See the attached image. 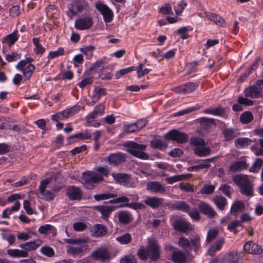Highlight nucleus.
<instances>
[{
    "mask_svg": "<svg viewBox=\"0 0 263 263\" xmlns=\"http://www.w3.org/2000/svg\"><path fill=\"white\" fill-rule=\"evenodd\" d=\"M191 247H193L195 252H197L198 249L200 247V238L199 236H196L195 238L191 239Z\"/></svg>",
    "mask_w": 263,
    "mask_h": 263,
    "instance_id": "59",
    "label": "nucleus"
},
{
    "mask_svg": "<svg viewBox=\"0 0 263 263\" xmlns=\"http://www.w3.org/2000/svg\"><path fill=\"white\" fill-rule=\"evenodd\" d=\"M118 218L119 222L123 224L130 223L134 218L132 214L127 211H121L118 213Z\"/></svg>",
    "mask_w": 263,
    "mask_h": 263,
    "instance_id": "22",
    "label": "nucleus"
},
{
    "mask_svg": "<svg viewBox=\"0 0 263 263\" xmlns=\"http://www.w3.org/2000/svg\"><path fill=\"white\" fill-rule=\"evenodd\" d=\"M89 9L88 3L84 0H75L69 4L66 14L70 19H72L78 13Z\"/></svg>",
    "mask_w": 263,
    "mask_h": 263,
    "instance_id": "6",
    "label": "nucleus"
},
{
    "mask_svg": "<svg viewBox=\"0 0 263 263\" xmlns=\"http://www.w3.org/2000/svg\"><path fill=\"white\" fill-rule=\"evenodd\" d=\"M117 196V194L112 193H104L101 194H97L94 195L93 197L96 201H101L103 200L108 199L111 198H115Z\"/></svg>",
    "mask_w": 263,
    "mask_h": 263,
    "instance_id": "49",
    "label": "nucleus"
},
{
    "mask_svg": "<svg viewBox=\"0 0 263 263\" xmlns=\"http://www.w3.org/2000/svg\"><path fill=\"white\" fill-rule=\"evenodd\" d=\"M163 201L164 199L162 198L151 196L146 198L144 203L153 209H156L162 204Z\"/></svg>",
    "mask_w": 263,
    "mask_h": 263,
    "instance_id": "18",
    "label": "nucleus"
},
{
    "mask_svg": "<svg viewBox=\"0 0 263 263\" xmlns=\"http://www.w3.org/2000/svg\"><path fill=\"white\" fill-rule=\"evenodd\" d=\"M198 207L201 213L210 218H214L217 215L214 209L205 202L201 201Z\"/></svg>",
    "mask_w": 263,
    "mask_h": 263,
    "instance_id": "15",
    "label": "nucleus"
},
{
    "mask_svg": "<svg viewBox=\"0 0 263 263\" xmlns=\"http://www.w3.org/2000/svg\"><path fill=\"white\" fill-rule=\"evenodd\" d=\"M248 168V164L245 161H238L232 163L230 167V171L235 172H239L242 170H247Z\"/></svg>",
    "mask_w": 263,
    "mask_h": 263,
    "instance_id": "34",
    "label": "nucleus"
},
{
    "mask_svg": "<svg viewBox=\"0 0 263 263\" xmlns=\"http://www.w3.org/2000/svg\"><path fill=\"white\" fill-rule=\"evenodd\" d=\"M178 245L180 247L184 249H188L190 250H192L190 241L185 237H182L179 238L178 240Z\"/></svg>",
    "mask_w": 263,
    "mask_h": 263,
    "instance_id": "58",
    "label": "nucleus"
},
{
    "mask_svg": "<svg viewBox=\"0 0 263 263\" xmlns=\"http://www.w3.org/2000/svg\"><path fill=\"white\" fill-rule=\"evenodd\" d=\"M217 208L223 211L228 204L227 199L222 196H217L213 200Z\"/></svg>",
    "mask_w": 263,
    "mask_h": 263,
    "instance_id": "38",
    "label": "nucleus"
},
{
    "mask_svg": "<svg viewBox=\"0 0 263 263\" xmlns=\"http://www.w3.org/2000/svg\"><path fill=\"white\" fill-rule=\"evenodd\" d=\"M7 253L13 258L26 257L28 256V253L26 250L18 249H8Z\"/></svg>",
    "mask_w": 263,
    "mask_h": 263,
    "instance_id": "35",
    "label": "nucleus"
},
{
    "mask_svg": "<svg viewBox=\"0 0 263 263\" xmlns=\"http://www.w3.org/2000/svg\"><path fill=\"white\" fill-rule=\"evenodd\" d=\"M172 226L175 231L183 233L190 232L193 230L192 224L184 219L175 220L172 223Z\"/></svg>",
    "mask_w": 263,
    "mask_h": 263,
    "instance_id": "11",
    "label": "nucleus"
},
{
    "mask_svg": "<svg viewBox=\"0 0 263 263\" xmlns=\"http://www.w3.org/2000/svg\"><path fill=\"white\" fill-rule=\"evenodd\" d=\"M183 154V151L179 148H173L168 153L169 156L173 158L180 157L182 156Z\"/></svg>",
    "mask_w": 263,
    "mask_h": 263,
    "instance_id": "63",
    "label": "nucleus"
},
{
    "mask_svg": "<svg viewBox=\"0 0 263 263\" xmlns=\"http://www.w3.org/2000/svg\"><path fill=\"white\" fill-rule=\"evenodd\" d=\"M34 59L31 57H26L25 59L21 60L16 65L17 70L22 72L25 80H30L35 69V67L31 63Z\"/></svg>",
    "mask_w": 263,
    "mask_h": 263,
    "instance_id": "4",
    "label": "nucleus"
},
{
    "mask_svg": "<svg viewBox=\"0 0 263 263\" xmlns=\"http://www.w3.org/2000/svg\"><path fill=\"white\" fill-rule=\"evenodd\" d=\"M211 148L208 146H201L194 149V153L199 157H206L211 154Z\"/></svg>",
    "mask_w": 263,
    "mask_h": 263,
    "instance_id": "36",
    "label": "nucleus"
},
{
    "mask_svg": "<svg viewBox=\"0 0 263 263\" xmlns=\"http://www.w3.org/2000/svg\"><path fill=\"white\" fill-rule=\"evenodd\" d=\"M137 254L141 260H145L148 258L152 261H157L161 257L160 246L157 240H151L146 248L141 246Z\"/></svg>",
    "mask_w": 263,
    "mask_h": 263,
    "instance_id": "1",
    "label": "nucleus"
},
{
    "mask_svg": "<svg viewBox=\"0 0 263 263\" xmlns=\"http://www.w3.org/2000/svg\"><path fill=\"white\" fill-rule=\"evenodd\" d=\"M244 252L231 251L222 257V263H238L240 260H247Z\"/></svg>",
    "mask_w": 263,
    "mask_h": 263,
    "instance_id": "9",
    "label": "nucleus"
},
{
    "mask_svg": "<svg viewBox=\"0 0 263 263\" xmlns=\"http://www.w3.org/2000/svg\"><path fill=\"white\" fill-rule=\"evenodd\" d=\"M127 148V152L132 155L142 160H147L149 156L144 152L147 147L145 144L138 143L134 141H127L123 144Z\"/></svg>",
    "mask_w": 263,
    "mask_h": 263,
    "instance_id": "3",
    "label": "nucleus"
},
{
    "mask_svg": "<svg viewBox=\"0 0 263 263\" xmlns=\"http://www.w3.org/2000/svg\"><path fill=\"white\" fill-rule=\"evenodd\" d=\"M219 190L228 197H231V191L232 189L230 185L226 184H222L219 188Z\"/></svg>",
    "mask_w": 263,
    "mask_h": 263,
    "instance_id": "56",
    "label": "nucleus"
},
{
    "mask_svg": "<svg viewBox=\"0 0 263 263\" xmlns=\"http://www.w3.org/2000/svg\"><path fill=\"white\" fill-rule=\"evenodd\" d=\"M222 134L226 141H228L237 137L234 130L232 128H225L222 131Z\"/></svg>",
    "mask_w": 263,
    "mask_h": 263,
    "instance_id": "44",
    "label": "nucleus"
},
{
    "mask_svg": "<svg viewBox=\"0 0 263 263\" xmlns=\"http://www.w3.org/2000/svg\"><path fill=\"white\" fill-rule=\"evenodd\" d=\"M215 188V186L214 185L205 184L201 188L200 193L202 194L211 195L214 192Z\"/></svg>",
    "mask_w": 263,
    "mask_h": 263,
    "instance_id": "55",
    "label": "nucleus"
},
{
    "mask_svg": "<svg viewBox=\"0 0 263 263\" xmlns=\"http://www.w3.org/2000/svg\"><path fill=\"white\" fill-rule=\"evenodd\" d=\"M164 137L167 140L175 141L178 143H186L189 139V136L187 134L176 129L168 132Z\"/></svg>",
    "mask_w": 263,
    "mask_h": 263,
    "instance_id": "7",
    "label": "nucleus"
},
{
    "mask_svg": "<svg viewBox=\"0 0 263 263\" xmlns=\"http://www.w3.org/2000/svg\"><path fill=\"white\" fill-rule=\"evenodd\" d=\"M92 256L96 259H100L102 262L110 258V254L105 248H99L95 250Z\"/></svg>",
    "mask_w": 263,
    "mask_h": 263,
    "instance_id": "20",
    "label": "nucleus"
},
{
    "mask_svg": "<svg viewBox=\"0 0 263 263\" xmlns=\"http://www.w3.org/2000/svg\"><path fill=\"white\" fill-rule=\"evenodd\" d=\"M245 209V205L241 201L234 202L231 206L230 213L233 215H236L240 211H243Z\"/></svg>",
    "mask_w": 263,
    "mask_h": 263,
    "instance_id": "37",
    "label": "nucleus"
},
{
    "mask_svg": "<svg viewBox=\"0 0 263 263\" xmlns=\"http://www.w3.org/2000/svg\"><path fill=\"white\" fill-rule=\"evenodd\" d=\"M219 231L216 228L210 229L207 233L206 241L210 242L214 240L218 235Z\"/></svg>",
    "mask_w": 263,
    "mask_h": 263,
    "instance_id": "50",
    "label": "nucleus"
},
{
    "mask_svg": "<svg viewBox=\"0 0 263 263\" xmlns=\"http://www.w3.org/2000/svg\"><path fill=\"white\" fill-rule=\"evenodd\" d=\"M54 227L51 224L42 225L39 227L38 231L42 234H45L48 231L53 230Z\"/></svg>",
    "mask_w": 263,
    "mask_h": 263,
    "instance_id": "64",
    "label": "nucleus"
},
{
    "mask_svg": "<svg viewBox=\"0 0 263 263\" xmlns=\"http://www.w3.org/2000/svg\"><path fill=\"white\" fill-rule=\"evenodd\" d=\"M190 143L191 145L196 146V147L205 146L206 144L204 140L197 137H191L190 140Z\"/></svg>",
    "mask_w": 263,
    "mask_h": 263,
    "instance_id": "51",
    "label": "nucleus"
},
{
    "mask_svg": "<svg viewBox=\"0 0 263 263\" xmlns=\"http://www.w3.org/2000/svg\"><path fill=\"white\" fill-rule=\"evenodd\" d=\"M263 80H258L252 86L246 88L244 90V94L246 97L258 98L262 92Z\"/></svg>",
    "mask_w": 263,
    "mask_h": 263,
    "instance_id": "8",
    "label": "nucleus"
},
{
    "mask_svg": "<svg viewBox=\"0 0 263 263\" xmlns=\"http://www.w3.org/2000/svg\"><path fill=\"white\" fill-rule=\"evenodd\" d=\"M172 259L175 263H185L187 257L184 253L180 251H177L173 252Z\"/></svg>",
    "mask_w": 263,
    "mask_h": 263,
    "instance_id": "32",
    "label": "nucleus"
},
{
    "mask_svg": "<svg viewBox=\"0 0 263 263\" xmlns=\"http://www.w3.org/2000/svg\"><path fill=\"white\" fill-rule=\"evenodd\" d=\"M65 194L70 201L80 200L83 196L81 189L74 185L68 186L65 190Z\"/></svg>",
    "mask_w": 263,
    "mask_h": 263,
    "instance_id": "14",
    "label": "nucleus"
},
{
    "mask_svg": "<svg viewBox=\"0 0 263 263\" xmlns=\"http://www.w3.org/2000/svg\"><path fill=\"white\" fill-rule=\"evenodd\" d=\"M93 24L92 16H85L75 21L74 27L79 30H86L90 29Z\"/></svg>",
    "mask_w": 263,
    "mask_h": 263,
    "instance_id": "13",
    "label": "nucleus"
},
{
    "mask_svg": "<svg viewBox=\"0 0 263 263\" xmlns=\"http://www.w3.org/2000/svg\"><path fill=\"white\" fill-rule=\"evenodd\" d=\"M64 54V50L63 48L60 47L57 51H50L47 57L48 61L45 64V66L47 65L49 62L50 61L54 59L56 57H59L60 55H62Z\"/></svg>",
    "mask_w": 263,
    "mask_h": 263,
    "instance_id": "47",
    "label": "nucleus"
},
{
    "mask_svg": "<svg viewBox=\"0 0 263 263\" xmlns=\"http://www.w3.org/2000/svg\"><path fill=\"white\" fill-rule=\"evenodd\" d=\"M224 242L223 237L217 240L208 250V254L210 256H214L216 251L220 250Z\"/></svg>",
    "mask_w": 263,
    "mask_h": 263,
    "instance_id": "31",
    "label": "nucleus"
},
{
    "mask_svg": "<svg viewBox=\"0 0 263 263\" xmlns=\"http://www.w3.org/2000/svg\"><path fill=\"white\" fill-rule=\"evenodd\" d=\"M91 235L96 237H102L105 236L107 233V227L101 224H96L93 226L91 230Z\"/></svg>",
    "mask_w": 263,
    "mask_h": 263,
    "instance_id": "21",
    "label": "nucleus"
},
{
    "mask_svg": "<svg viewBox=\"0 0 263 263\" xmlns=\"http://www.w3.org/2000/svg\"><path fill=\"white\" fill-rule=\"evenodd\" d=\"M18 31L15 30L11 33L6 35L2 40L3 43H8L9 46L13 45L18 40V36L17 35Z\"/></svg>",
    "mask_w": 263,
    "mask_h": 263,
    "instance_id": "33",
    "label": "nucleus"
},
{
    "mask_svg": "<svg viewBox=\"0 0 263 263\" xmlns=\"http://www.w3.org/2000/svg\"><path fill=\"white\" fill-rule=\"evenodd\" d=\"M120 263H138L135 257L132 255H127L122 257Z\"/></svg>",
    "mask_w": 263,
    "mask_h": 263,
    "instance_id": "62",
    "label": "nucleus"
},
{
    "mask_svg": "<svg viewBox=\"0 0 263 263\" xmlns=\"http://www.w3.org/2000/svg\"><path fill=\"white\" fill-rule=\"evenodd\" d=\"M136 69L135 68L134 66L129 67L126 68L122 69L118 71H117L116 73V78L117 79H119L122 76L125 75V74L130 72L134 70H136Z\"/></svg>",
    "mask_w": 263,
    "mask_h": 263,
    "instance_id": "60",
    "label": "nucleus"
},
{
    "mask_svg": "<svg viewBox=\"0 0 263 263\" xmlns=\"http://www.w3.org/2000/svg\"><path fill=\"white\" fill-rule=\"evenodd\" d=\"M232 180L239 188L240 193L248 197L254 196V185L248 175L243 174L235 175Z\"/></svg>",
    "mask_w": 263,
    "mask_h": 263,
    "instance_id": "2",
    "label": "nucleus"
},
{
    "mask_svg": "<svg viewBox=\"0 0 263 263\" xmlns=\"http://www.w3.org/2000/svg\"><path fill=\"white\" fill-rule=\"evenodd\" d=\"M112 176L115 180L118 183H127L130 181V176L125 173L113 174Z\"/></svg>",
    "mask_w": 263,
    "mask_h": 263,
    "instance_id": "40",
    "label": "nucleus"
},
{
    "mask_svg": "<svg viewBox=\"0 0 263 263\" xmlns=\"http://www.w3.org/2000/svg\"><path fill=\"white\" fill-rule=\"evenodd\" d=\"M204 112L207 114L222 117L224 118H228V115H226V109L221 105H218L213 109H206L204 110Z\"/></svg>",
    "mask_w": 263,
    "mask_h": 263,
    "instance_id": "24",
    "label": "nucleus"
},
{
    "mask_svg": "<svg viewBox=\"0 0 263 263\" xmlns=\"http://www.w3.org/2000/svg\"><path fill=\"white\" fill-rule=\"evenodd\" d=\"M200 212V211H198L196 208H193L192 211L190 210L187 213L193 220L199 221L201 218Z\"/></svg>",
    "mask_w": 263,
    "mask_h": 263,
    "instance_id": "54",
    "label": "nucleus"
},
{
    "mask_svg": "<svg viewBox=\"0 0 263 263\" xmlns=\"http://www.w3.org/2000/svg\"><path fill=\"white\" fill-rule=\"evenodd\" d=\"M32 42L35 46L34 52L36 54H43L45 51V49L41 44H40V40L38 37H34L32 39Z\"/></svg>",
    "mask_w": 263,
    "mask_h": 263,
    "instance_id": "43",
    "label": "nucleus"
},
{
    "mask_svg": "<svg viewBox=\"0 0 263 263\" xmlns=\"http://www.w3.org/2000/svg\"><path fill=\"white\" fill-rule=\"evenodd\" d=\"M262 165L263 160L261 158H257L249 168V171L253 173H258Z\"/></svg>",
    "mask_w": 263,
    "mask_h": 263,
    "instance_id": "46",
    "label": "nucleus"
},
{
    "mask_svg": "<svg viewBox=\"0 0 263 263\" xmlns=\"http://www.w3.org/2000/svg\"><path fill=\"white\" fill-rule=\"evenodd\" d=\"M116 207L114 206H104L97 205L93 207V209L100 212L101 213L102 217L104 219H107L109 215L112 212L116 210Z\"/></svg>",
    "mask_w": 263,
    "mask_h": 263,
    "instance_id": "19",
    "label": "nucleus"
},
{
    "mask_svg": "<svg viewBox=\"0 0 263 263\" xmlns=\"http://www.w3.org/2000/svg\"><path fill=\"white\" fill-rule=\"evenodd\" d=\"M146 190L152 193L164 194L165 187L158 181H150L147 183Z\"/></svg>",
    "mask_w": 263,
    "mask_h": 263,
    "instance_id": "16",
    "label": "nucleus"
},
{
    "mask_svg": "<svg viewBox=\"0 0 263 263\" xmlns=\"http://www.w3.org/2000/svg\"><path fill=\"white\" fill-rule=\"evenodd\" d=\"M119 207H128L134 210L143 209L145 208V206L140 202L126 203L120 205Z\"/></svg>",
    "mask_w": 263,
    "mask_h": 263,
    "instance_id": "52",
    "label": "nucleus"
},
{
    "mask_svg": "<svg viewBox=\"0 0 263 263\" xmlns=\"http://www.w3.org/2000/svg\"><path fill=\"white\" fill-rule=\"evenodd\" d=\"M183 86L184 93H189L196 90L199 87V84L193 82H189L183 84Z\"/></svg>",
    "mask_w": 263,
    "mask_h": 263,
    "instance_id": "45",
    "label": "nucleus"
},
{
    "mask_svg": "<svg viewBox=\"0 0 263 263\" xmlns=\"http://www.w3.org/2000/svg\"><path fill=\"white\" fill-rule=\"evenodd\" d=\"M200 123V128L208 131L209 130L212 125H216L215 120L211 118H201L198 119Z\"/></svg>",
    "mask_w": 263,
    "mask_h": 263,
    "instance_id": "28",
    "label": "nucleus"
},
{
    "mask_svg": "<svg viewBox=\"0 0 263 263\" xmlns=\"http://www.w3.org/2000/svg\"><path fill=\"white\" fill-rule=\"evenodd\" d=\"M87 227V224L83 222L78 221L73 224V229L77 232H82L84 231Z\"/></svg>",
    "mask_w": 263,
    "mask_h": 263,
    "instance_id": "61",
    "label": "nucleus"
},
{
    "mask_svg": "<svg viewBox=\"0 0 263 263\" xmlns=\"http://www.w3.org/2000/svg\"><path fill=\"white\" fill-rule=\"evenodd\" d=\"M252 140L248 138H239L235 141V144L236 147L238 145L240 147H245L251 144Z\"/></svg>",
    "mask_w": 263,
    "mask_h": 263,
    "instance_id": "48",
    "label": "nucleus"
},
{
    "mask_svg": "<svg viewBox=\"0 0 263 263\" xmlns=\"http://www.w3.org/2000/svg\"><path fill=\"white\" fill-rule=\"evenodd\" d=\"M116 239L121 245H127L132 242V236L130 233H126L122 235L117 237Z\"/></svg>",
    "mask_w": 263,
    "mask_h": 263,
    "instance_id": "41",
    "label": "nucleus"
},
{
    "mask_svg": "<svg viewBox=\"0 0 263 263\" xmlns=\"http://www.w3.org/2000/svg\"><path fill=\"white\" fill-rule=\"evenodd\" d=\"M171 208L174 210L187 213L191 210L190 205L184 201H176L172 204Z\"/></svg>",
    "mask_w": 263,
    "mask_h": 263,
    "instance_id": "27",
    "label": "nucleus"
},
{
    "mask_svg": "<svg viewBox=\"0 0 263 263\" xmlns=\"http://www.w3.org/2000/svg\"><path fill=\"white\" fill-rule=\"evenodd\" d=\"M127 158V156L126 154L118 152L110 154L106 158H104V160L107 162L109 165L117 166L125 162Z\"/></svg>",
    "mask_w": 263,
    "mask_h": 263,
    "instance_id": "10",
    "label": "nucleus"
},
{
    "mask_svg": "<svg viewBox=\"0 0 263 263\" xmlns=\"http://www.w3.org/2000/svg\"><path fill=\"white\" fill-rule=\"evenodd\" d=\"M80 109V106H73L70 108H67L62 111H60L62 120L67 119L69 117L72 116L77 113Z\"/></svg>",
    "mask_w": 263,
    "mask_h": 263,
    "instance_id": "30",
    "label": "nucleus"
},
{
    "mask_svg": "<svg viewBox=\"0 0 263 263\" xmlns=\"http://www.w3.org/2000/svg\"><path fill=\"white\" fill-rule=\"evenodd\" d=\"M91 137V134L88 133L87 131H85L84 133H79L72 136H69L67 139L68 141V144H69L78 141V140H73V139L86 140L90 139Z\"/></svg>",
    "mask_w": 263,
    "mask_h": 263,
    "instance_id": "25",
    "label": "nucleus"
},
{
    "mask_svg": "<svg viewBox=\"0 0 263 263\" xmlns=\"http://www.w3.org/2000/svg\"><path fill=\"white\" fill-rule=\"evenodd\" d=\"M205 15L210 20L214 22L217 25L221 27L226 26L224 19L218 15L211 12H206Z\"/></svg>",
    "mask_w": 263,
    "mask_h": 263,
    "instance_id": "26",
    "label": "nucleus"
},
{
    "mask_svg": "<svg viewBox=\"0 0 263 263\" xmlns=\"http://www.w3.org/2000/svg\"><path fill=\"white\" fill-rule=\"evenodd\" d=\"M41 252L47 257H51L54 256V251L53 249L49 246H44L41 248Z\"/></svg>",
    "mask_w": 263,
    "mask_h": 263,
    "instance_id": "57",
    "label": "nucleus"
},
{
    "mask_svg": "<svg viewBox=\"0 0 263 263\" xmlns=\"http://www.w3.org/2000/svg\"><path fill=\"white\" fill-rule=\"evenodd\" d=\"M240 121L242 124H248L253 120V115L249 111H244L240 116Z\"/></svg>",
    "mask_w": 263,
    "mask_h": 263,
    "instance_id": "42",
    "label": "nucleus"
},
{
    "mask_svg": "<svg viewBox=\"0 0 263 263\" xmlns=\"http://www.w3.org/2000/svg\"><path fill=\"white\" fill-rule=\"evenodd\" d=\"M88 250V246L86 244L82 245L79 247L68 246L67 252L73 256H81Z\"/></svg>",
    "mask_w": 263,
    "mask_h": 263,
    "instance_id": "17",
    "label": "nucleus"
},
{
    "mask_svg": "<svg viewBox=\"0 0 263 263\" xmlns=\"http://www.w3.org/2000/svg\"><path fill=\"white\" fill-rule=\"evenodd\" d=\"M42 241L40 239H37L33 241L25 242L20 245V247L26 250L27 252L34 250L41 245Z\"/></svg>",
    "mask_w": 263,
    "mask_h": 263,
    "instance_id": "23",
    "label": "nucleus"
},
{
    "mask_svg": "<svg viewBox=\"0 0 263 263\" xmlns=\"http://www.w3.org/2000/svg\"><path fill=\"white\" fill-rule=\"evenodd\" d=\"M150 146L154 149L164 150L167 147V145L160 139H155L150 142Z\"/></svg>",
    "mask_w": 263,
    "mask_h": 263,
    "instance_id": "39",
    "label": "nucleus"
},
{
    "mask_svg": "<svg viewBox=\"0 0 263 263\" xmlns=\"http://www.w3.org/2000/svg\"><path fill=\"white\" fill-rule=\"evenodd\" d=\"M103 177L92 171L85 172L83 173L82 183L85 187L89 190H93L96 187L94 184L103 181Z\"/></svg>",
    "mask_w": 263,
    "mask_h": 263,
    "instance_id": "5",
    "label": "nucleus"
},
{
    "mask_svg": "<svg viewBox=\"0 0 263 263\" xmlns=\"http://www.w3.org/2000/svg\"><path fill=\"white\" fill-rule=\"evenodd\" d=\"M215 158H212L207 159L204 160L203 162L200 163L198 165H196L195 166H192L187 167V170L189 172H193L197 171L199 170H201L203 168H208L211 166L210 163L212 162Z\"/></svg>",
    "mask_w": 263,
    "mask_h": 263,
    "instance_id": "29",
    "label": "nucleus"
},
{
    "mask_svg": "<svg viewBox=\"0 0 263 263\" xmlns=\"http://www.w3.org/2000/svg\"><path fill=\"white\" fill-rule=\"evenodd\" d=\"M96 8L102 15L105 23H109L113 20L114 13L107 5L98 3L96 4Z\"/></svg>",
    "mask_w": 263,
    "mask_h": 263,
    "instance_id": "12",
    "label": "nucleus"
},
{
    "mask_svg": "<svg viewBox=\"0 0 263 263\" xmlns=\"http://www.w3.org/2000/svg\"><path fill=\"white\" fill-rule=\"evenodd\" d=\"M240 226L242 228L243 226L241 224L239 220L233 221L231 223L229 224L227 227V229L232 232H233L235 234L238 232V231L236 230V228Z\"/></svg>",
    "mask_w": 263,
    "mask_h": 263,
    "instance_id": "53",
    "label": "nucleus"
}]
</instances>
